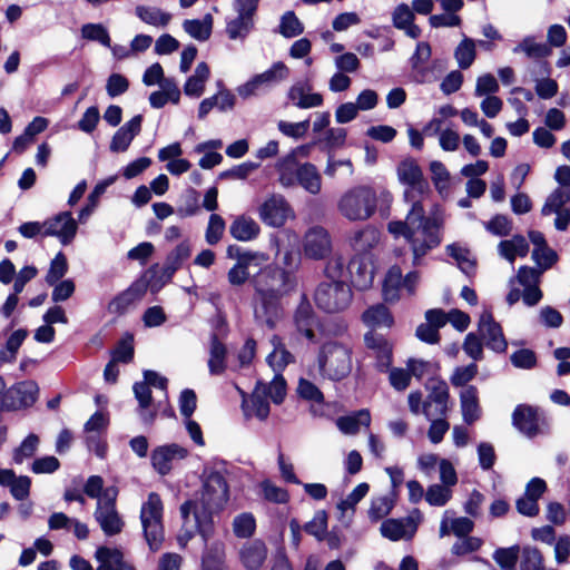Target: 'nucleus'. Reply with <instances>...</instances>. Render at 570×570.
<instances>
[{"label": "nucleus", "instance_id": "nucleus-1", "mask_svg": "<svg viewBox=\"0 0 570 570\" xmlns=\"http://www.w3.org/2000/svg\"><path fill=\"white\" fill-rule=\"evenodd\" d=\"M395 170L399 183L404 186L403 200L410 209L404 220L390 222L387 230L395 237L403 236L409 242L413 264L420 265L421 259L442 242L445 213L440 205H433L426 216L424 202L432 195V190L414 158L402 159Z\"/></svg>", "mask_w": 570, "mask_h": 570}, {"label": "nucleus", "instance_id": "nucleus-2", "mask_svg": "<svg viewBox=\"0 0 570 570\" xmlns=\"http://www.w3.org/2000/svg\"><path fill=\"white\" fill-rule=\"evenodd\" d=\"M228 501V485L219 472H210L206 475L200 498L189 500L181 504V518L186 521L193 514L196 527L199 530L205 544L214 533L213 514L224 509Z\"/></svg>", "mask_w": 570, "mask_h": 570}, {"label": "nucleus", "instance_id": "nucleus-3", "mask_svg": "<svg viewBox=\"0 0 570 570\" xmlns=\"http://www.w3.org/2000/svg\"><path fill=\"white\" fill-rule=\"evenodd\" d=\"M379 200L390 204L392 194L371 185H356L346 189L337 200V210L348 222H365L377 209Z\"/></svg>", "mask_w": 570, "mask_h": 570}, {"label": "nucleus", "instance_id": "nucleus-4", "mask_svg": "<svg viewBox=\"0 0 570 570\" xmlns=\"http://www.w3.org/2000/svg\"><path fill=\"white\" fill-rule=\"evenodd\" d=\"M243 394L242 410L246 420L265 421L271 412L269 402L281 404L286 396V381L283 375H275L268 383L258 381L250 395Z\"/></svg>", "mask_w": 570, "mask_h": 570}, {"label": "nucleus", "instance_id": "nucleus-5", "mask_svg": "<svg viewBox=\"0 0 570 570\" xmlns=\"http://www.w3.org/2000/svg\"><path fill=\"white\" fill-rule=\"evenodd\" d=\"M256 296L283 298L295 287L292 274L276 265H266L250 279Z\"/></svg>", "mask_w": 570, "mask_h": 570}, {"label": "nucleus", "instance_id": "nucleus-6", "mask_svg": "<svg viewBox=\"0 0 570 570\" xmlns=\"http://www.w3.org/2000/svg\"><path fill=\"white\" fill-rule=\"evenodd\" d=\"M163 515L164 505L160 497L156 492H150L141 504L140 522L145 540L153 552L160 550L165 540Z\"/></svg>", "mask_w": 570, "mask_h": 570}, {"label": "nucleus", "instance_id": "nucleus-7", "mask_svg": "<svg viewBox=\"0 0 570 570\" xmlns=\"http://www.w3.org/2000/svg\"><path fill=\"white\" fill-rule=\"evenodd\" d=\"M321 374L333 381L346 377L352 370V351L348 346L336 343H325L318 354Z\"/></svg>", "mask_w": 570, "mask_h": 570}, {"label": "nucleus", "instance_id": "nucleus-8", "mask_svg": "<svg viewBox=\"0 0 570 570\" xmlns=\"http://www.w3.org/2000/svg\"><path fill=\"white\" fill-rule=\"evenodd\" d=\"M352 289L344 281H324L314 294L318 308L326 313H340L352 303Z\"/></svg>", "mask_w": 570, "mask_h": 570}, {"label": "nucleus", "instance_id": "nucleus-9", "mask_svg": "<svg viewBox=\"0 0 570 570\" xmlns=\"http://www.w3.org/2000/svg\"><path fill=\"white\" fill-rule=\"evenodd\" d=\"M118 490L115 487H108L99 498L94 513L96 521L106 535L112 537L122 531L125 525L120 514L116 509Z\"/></svg>", "mask_w": 570, "mask_h": 570}, {"label": "nucleus", "instance_id": "nucleus-10", "mask_svg": "<svg viewBox=\"0 0 570 570\" xmlns=\"http://www.w3.org/2000/svg\"><path fill=\"white\" fill-rule=\"evenodd\" d=\"M289 77V68L282 61L274 62L267 70L257 73L237 87L239 97L247 99L269 89Z\"/></svg>", "mask_w": 570, "mask_h": 570}, {"label": "nucleus", "instance_id": "nucleus-11", "mask_svg": "<svg viewBox=\"0 0 570 570\" xmlns=\"http://www.w3.org/2000/svg\"><path fill=\"white\" fill-rule=\"evenodd\" d=\"M512 424L520 433L532 439L544 433L547 421L538 407L519 404L512 413Z\"/></svg>", "mask_w": 570, "mask_h": 570}, {"label": "nucleus", "instance_id": "nucleus-12", "mask_svg": "<svg viewBox=\"0 0 570 570\" xmlns=\"http://www.w3.org/2000/svg\"><path fill=\"white\" fill-rule=\"evenodd\" d=\"M429 391L426 400L423 402L422 413L428 420L444 416L448 412L449 387L442 380H430L425 383Z\"/></svg>", "mask_w": 570, "mask_h": 570}, {"label": "nucleus", "instance_id": "nucleus-13", "mask_svg": "<svg viewBox=\"0 0 570 570\" xmlns=\"http://www.w3.org/2000/svg\"><path fill=\"white\" fill-rule=\"evenodd\" d=\"M293 321L296 332L299 335L304 336L309 343L317 342V332L321 328V322L305 295L302 296L294 312Z\"/></svg>", "mask_w": 570, "mask_h": 570}, {"label": "nucleus", "instance_id": "nucleus-14", "mask_svg": "<svg viewBox=\"0 0 570 570\" xmlns=\"http://www.w3.org/2000/svg\"><path fill=\"white\" fill-rule=\"evenodd\" d=\"M78 223L70 212H61L45 220L43 237H57L61 245L67 246L75 239Z\"/></svg>", "mask_w": 570, "mask_h": 570}, {"label": "nucleus", "instance_id": "nucleus-15", "mask_svg": "<svg viewBox=\"0 0 570 570\" xmlns=\"http://www.w3.org/2000/svg\"><path fill=\"white\" fill-rule=\"evenodd\" d=\"M281 301L282 298L278 297L255 295L253 306L255 322L269 330L275 328L284 315V308Z\"/></svg>", "mask_w": 570, "mask_h": 570}, {"label": "nucleus", "instance_id": "nucleus-16", "mask_svg": "<svg viewBox=\"0 0 570 570\" xmlns=\"http://www.w3.org/2000/svg\"><path fill=\"white\" fill-rule=\"evenodd\" d=\"M258 216L267 226L282 227L292 216V209L282 195L274 194L259 206Z\"/></svg>", "mask_w": 570, "mask_h": 570}, {"label": "nucleus", "instance_id": "nucleus-17", "mask_svg": "<svg viewBox=\"0 0 570 570\" xmlns=\"http://www.w3.org/2000/svg\"><path fill=\"white\" fill-rule=\"evenodd\" d=\"M188 451L179 444L171 443L157 446L151 452V465L160 474H168L175 462L185 459Z\"/></svg>", "mask_w": 570, "mask_h": 570}, {"label": "nucleus", "instance_id": "nucleus-18", "mask_svg": "<svg viewBox=\"0 0 570 570\" xmlns=\"http://www.w3.org/2000/svg\"><path fill=\"white\" fill-rule=\"evenodd\" d=\"M479 334L485 345L494 352L502 353L507 350L508 343L502 328L489 311H484L479 320Z\"/></svg>", "mask_w": 570, "mask_h": 570}, {"label": "nucleus", "instance_id": "nucleus-19", "mask_svg": "<svg viewBox=\"0 0 570 570\" xmlns=\"http://www.w3.org/2000/svg\"><path fill=\"white\" fill-rule=\"evenodd\" d=\"M38 393L39 387L35 381L19 382L9 389L3 404L12 410L29 407L37 401Z\"/></svg>", "mask_w": 570, "mask_h": 570}, {"label": "nucleus", "instance_id": "nucleus-20", "mask_svg": "<svg viewBox=\"0 0 570 570\" xmlns=\"http://www.w3.org/2000/svg\"><path fill=\"white\" fill-rule=\"evenodd\" d=\"M332 250V242L327 230L321 226L312 227L304 238V253L313 259L325 258Z\"/></svg>", "mask_w": 570, "mask_h": 570}, {"label": "nucleus", "instance_id": "nucleus-21", "mask_svg": "<svg viewBox=\"0 0 570 570\" xmlns=\"http://www.w3.org/2000/svg\"><path fill=\"white\" fill-rule=\"evenodd\" d=\"M287 98L293 106L299 109H309L323 105V96L312 91V86L306 81H297L291 86Z\"/></svg>", "mask_w": 570, "mask_h": 570}, {"label": "nucleus", "instance_id": "nucleus-22", "mask_svg": "<svg viewBox=\"0 0 570 570\" xmlns=\"http://www.w3.org/2000/svg\"><path fill=\"white\" fill-rule=\"evenodd\" d=\"M364 342L376 357V366L381 372L387 371L392 363V345L381 334L370 331L364 335Z\"/></svg>", "mask_w": 570, "mask_h": 570}, {"label": "nucleus", "instance_id": "nucleus-23", "mask_svg": "<svg viewBox=\"0 0 570 570\" xmlns=\"http://www.w3.org/2000/svg\"><path fill=\"white\" fill-rule=\"evenodd\" d=\"M267 547L263 541L252 540L240 547L238 559L246 570H259L267 558Z\"/></svg>", "mask_w": 570, "mask_h": 570}, {"label": "nucleus", "instance_id": "nucleus-24", "mask_svg": "<svg viewBox=\"0 0 570 570\" xmlns=\"http://www.w3.org/2000/svg\"><path fill=\"white\" fill-rule=\"evenodd\" d=\"M227 256L236 261L252 276V269L261 271L266 266L269 257L264 252L243 249L239 246L230 245L227 248Z\"/></svg>", "mask_w": 570, "mask_h": 570}, {"label": "nucleus", "instance_id": "nucleus-25", "mask_svg": "<svg viewBox=\"0 0 570 570\" xmlns=\"http://www.w3.org/2000/svg\"><path fill=\"white\" fill-rule=\"evenodd\" d=\"M142 116L137 115L132 117L129 121L124 124L112 136L110 142V150L112 153H124L126 151L134 138L141 130Z\"/></svg>", "mask_w": 570, "mask_h": 570}, {"label": "nucleus", "instance_id": "nucleus-26", "mask_svg": "<svg viewBox=\"0 0 570 570\" xmlns=\"http://www.w3.org/2000/svg\"><path fill=\"white\" fill-rule=\"evenodd\" d=\"M273 351L267 355V364L272 367L275 375H282L284 368L294 362L293 354L285 347L283 340L278 335L271 337Z\"/></svg>", "mask_w": 570, "mask_h": 570}, {"label": "nucleus", "instance_id": "nucleus-27", "mask_svg": "<svg viewBox=\"0 0 570 570\" xmlns=\"http://www.w3.org/2000/svg\"><path fill=\"white\" fill-rule=\"evenodd\" d=\"M380 232L367 225L355 230L350 237V246L356 254H367L380 243Z\"/></svg>", "mask_w": 570, "mask_h": 570}, {"label": "nucleus", "instance_id": "nucleus-28", "mask_svg": "<svg viewBox=\"0 0 570 570\" xmlns=\"http://www.w3.org/2000/svg\"><path fill=\"white\" fill-rule=\"evenodd\" d=\"M145 294L144 285L134 284L126 291L117 295L109 304L108 311L111 314H124L137 302H139Z\"/></svg>", "mask_w": 570, "mask_h": 570}, {"label": "nucleus", "instance_id": "nucleus-29", "mask_svg": "<svg viewBox=\"0 0 570 570\" xmlns=\"http://www.w3.org/2000/svg\"><path fill=\"white\" fill-rule=\"evenodd\" d=\"M460 406L463 421L466 424H473L481 416V409L479 405L478 389L469 385L460 393Z\"/></svg>", "mask_w": 570, "mask_h": 570}, {"label": "nucleus", "instance_id": "nucleus-30", "mask_svg": "<svg viewBox=\"0 0 570 570\" xmlns=\"http://www.w3.org/2000/svg\"><path fill=\"white\" fill-rule=\"evenodd\" d=\"M362 321L373 332L390 328L394 323L389 308L383 304H375L365 309L362 314Z\"/></svg>", "mask_w": 570, "mask_h": 570}, {"label": "nucleus", "instance_id": "nucleus-31", "mask_svg": "<svg viewBox=\"0 0 570 570\" xmlns=\"http://www.w3.org/2000/svg\"><path fill=\"white\" fill-rule=\"evenodd\" d=\"M229 233L239 242H250L258 237L261 227L252 217L240 215L232 222Z\"/></svg>", "mask_w": 570, "mask_h": 570}, {"label": "nucleus", "instance_id": "nucleus-32", "mask_svg": "<svg viewBox=\"0 0 570 570\" xmlns=\"http://www.w3.org/2000/svg\"><path fill=\"white\" fill-rule=\"evenodd\" d=\"M275 168L278 174V181L283 187L288 188L297 185L301 165L295 159V153H289L278 159Z\"/></svg>", "mask_w": 570, "mask_h": 570}, {"label": "nucleus", "instance_id": "nucleus-33", "mask_svg": "<svg viewBox=\"0 0 570 570\" xmlns=\"http://www.w3.org/2000/svg\"><path fill=\"white\" fill-rule=\"evenodd\" d=\"M513 53H523L528 59L540 60L551 55V48L548 43L538 42L535 37H524L515 47L512 49Z\"/></svg>", "mask_w": 570, "mask_h": 570}, {"label": "nucleus", "instance_id": "nucleus-34", "mask_svg": "<svg viewBox=\"0 0 570 570\" xmlns=\"http://www.w3.org/2000/svg\"><path fill=\"white\" fill-rule=\"evenodd\" d=\"M441 124H442L441 119H432L424 128V132H426V134L439 132L440 147L444 151H455L460 145L459 134L453 129L440 130Z\"/></svg>", "mask_w": 570, "mask_h": 570}, {"label": "nucleus", "instance_id": "nucleus-35", "mask_svg": "<svg viewBox=\"0 0 570 570\" xmlns=\"http://www.w3.org/2000/svg\"><path fill=\"white\" fill-rule=\"evenodd\" d=\"M210 75L209 67L206 62H199L193 76H190L184 86L186 96L198 98L204 94L205 83Z\"/></svg>", "mask_w": 570, "mask_h": 570}, {"label": "nucleus", "instance_id": "nucleus-36", "mask_svg": "<svg viewBox=\"0 0 570 570\" xmlns=\"http://www.w3.org/2000/svg\"><path fill=\"white\" fill-rule=\"evenodd\" d=\"M297 185H299L312 195H317L321 191L322 177L313 164L305 163L301 165L297 177Z\"/></svg>", "mask_w": 570, "mask_h": 570}, {"label": "nucleus", "instance_id": "nucleus-37", "mask_svg": "<svg viewBox=\"0 0 570 570\" xmlns=\"http://www.w3.org/2000/svg\"><path fill=\"white\" fill-rule=\"evenodd\" d=\"M371 414L367 410H360L351 415L340 416L336 426L344 434H356L361 425L370 426Z\"/></svg>", "mask_w": 570, "mask_h": 570}, {"label": "nucleus", "instance_id": "nucleus-38", "mask_svg": "<svg viewBox=\"0 0 570 570\" xmlns=\"http://www.w3.org/2000/svg\"><path fill=\"white\" fill-rule=\"evenodd\" d=\"M135 13L142 22L156 28H165L171 20L169 12L157 7L137 6Z\"/></svg>", "mask_w": 570, "mask_h": 570}, {"label": "nucleus", "instance_id": "nucleus-39", "mask_svg": "<svg viewBox=\"0 0 570 570\" xmlns=\"http://www.w3.org/2000/svg\"><path fill=\"white\" fill-rule=\"evenodd\" d=\"M370 490V485L366 482H362L357 484L354 490L343 500H341L336 508L340 511V518L344 519H351L354 514L355 507L357 503L365 498Z\"/></svg>", "mask_w": 570, "mask_h": 570}, {"label": "nucleus", "instance_id": "nucleus-40", "mask_svg": "<svg viewBox=\"0 0 570 570\" xmlns=\"http://www.w3.org/2000/svg\"><path fill=\"white\" fill-rule=\"evenodd\" d=\"M406 367L411 375L417 380L428 379V382L439 380V364L436 362L411 357L406 361Z\"/></svg>", "mask_w": 570, "mask_h": 570}, {"label": "nucleus", "instance_id": "nucleus-41", "mask_svg": "<svg viewBox=\"0 0 570 570\" xmlns=\"http://www.w3.org/2000/svg\"><path fill=\"white\" fill-rule=\"evenodd\" d=\"M226 347L213 335L209 348L208 370L212 375H220L226 368Z\"/></svg>", "mask_w": 570, "mask_h": 570}, {"label": "nucleus", "instance_id": "nucleus-42", "mask_svg": "<svg viewBox=\"0 0 570 570\" xmlns=\"http://www.w3.org/2000/svg\"><path fill=\"white\" fill-rule=\"evenodd\" d=\"M499 254L513 262L517 256H525L529 250V245L523 236L515 235L511 239L502 240L498 246Z\"/></svg>", "mask_w": 570, "mask_h": 570}, {"label": "nucleus", "instance_id": "nucleus-43", "mask_svg": "<svg viewBox=\"0 0 570 570\" xmlns=\"http://www.w3.org/2000/svg\"><path fill=\"white\" fill-rule=\"evenodd\" d=\"M254 29V19H245L236 16L226 20L225 32L230 40L245 41Z\"/></svg>", "mask_w": 570, "mask_h": 570}, {"label": "nucleus", "instance_id": "nucleus-44", "mask_svg": "<svg viewBox=\"0 0 570 570\" xmlns=\"http://www.w3.org/2000/svg\"><path fill=\"white\" fill-rule=\"evenodd\" d=\"M183 28L191 38L198 41H206L212 35L213 17L210 14H206L202 20H185Z\"/></svg>", "mask_w": 570, "mask_h": 570}, {"label": "nucleus", "instance_id": "nucleus-45", "mask_svg": "<svg viewBox=\"0 0 570 570\" xmlns=\"http://www.w3.org/2000/svg\"><path fill=\"white\" fill-rule=\"evenodd\" d=\"M403 289V275L399 266H392L384 281L383 294L387 302H395L400 298V291Z\"/></svg>", "mask_w": 570, "mask_h": 570}, {"label": "nucleus", "instance_id": "nucleus-46", "mask_svg": "<svg viewBox=\"0 0 570 570\" xmlns=\"http://www.w3.org/2000/svg\"><path fill=\"white\" fill-rule=\"evenodd\" d=\"M475 57L476 42L472 38L463 36L462 40L454 49V58L458 62V66L461 69H468L473 65Z\"/></svg>", "mask_w": 570, "mask_h": 570}, {"label": "nucleus", "instance_id": "nucleus-47", "mask_svg": "<svg viewBox=\"0 0 570 570\" xmlns=\"http://www.w3.org/2000/svg\"><path fill=\"white\" fill-rule=\"evenodd\" d=\"M446 253L451 256L458 267L466 275L474 271L475 262L471 252L456 243L446 246Z\"/></svg>", "mask_w": 570, "mask_h": 570}, {"label": "nucleus", "instance_id": "nucleus-48", "mask_svg": "<svg viewBox=\"0 0 570 570\" xmlns=\"http://www.w3.org/2000/svg\"><path fill=\"white\" fill-rule=\"evenodd\" d=\"M567 203H570V187L560 186L548 196L541 213L544 216L551 215L552 210L563 208Z\"/></svg>", "mask_w": 570, "mask_h": 570}, {"label": "nucleus", "instance_id": "nucleus-49", "mask_svg": "<svg viewBox=\"0 0 570 570\" xmlns=\"http://www.w3.org/2000/svg\"><path fill=\"white\" fill-rule=\"evenodd\" d=\"M278 32L284 38H294L304 32V26L294 11H286L281 17Z\"/></svg>", "mask_w": 570, "mask_h": 570}, {"label": "nucleus", "instance_id": "nucleus-50", "mask_svg": "<svg viewBox=\"0 0 570 570\" xmlns=\"http://www.w3.org/2000/svg\"><path fill=\"white\" fill-rule=\"evenodd\" d=\"M453 491L446 485L434 483L425 491V501L431 507H444L452 499Z\"/></svg>", "mask_w": 570, "mask_h": 570}, {"label": "nucleus", "instance_id": "nucleus-51", "mask_svg": "<svg viewBox=\"0 0 570 570\" xmlns=\"http://www.w3.org/2000/svg\"><path fill=\"white\" fill-rule=\"evenodd\" d=\"M114 179H109L106 181H101L97 184L94 190L89 194L87 198V204L78 214V219L80 223H85L96 209L100 196L106 191L107 187L112 184Z\"/></svg>", "mask_w": 570, "mask_h": 570}, {"label": "nucleus", "instance_id": "nucleus-52", "mask_svg": "<svg viewBox=\"0 0 570 570\" xmlns=\"http://www.w3.org/2000/svg\"><path fill=\"white\" fill-rule=\"evenodd\" d=\"M190 255L189 244L186 242L177 245L167 256L165 271L167 274H174Z\"/></svg>", "mask_w": 570, "mask_h": 570}, {"label": "nucleus", "instance_id": "nucleus-53", "mask_svg": "<svg viewBox=\"0 0 570 570\" xmlns=\"http://www.w3.org/2000/svg\"><path fill=\"white\" fill-rule=\"evenodd\" d=\"M543 556L535 547L527 546L522 549L520 570H544Z\"/></svg>", "mask_w": 570, "mask_h": 570}, {"label": "nucleus", "instance_id": "nucleus-54", "mask_svg": "<svg viewBox=\"0 0 570 570\" xmlns=\"http://www.w3.org/2000/svg\"><path fill=\"white\" fill-rule=\"evenodd\" d=\"M519 552V546L499 548L494 551L493 559L501 567L502 570H514Z\"/></svg>", "mask_w": 570, "mask_h": 570}, {"label": "nucleus", "instance_id": "nucleus-55", "mask_svg": "<svg viewBox=\"0 0 570 570\" xmlns=\"http://www.w3.org/2000/svg\"><path fill=\"white\" fill-rule=\"evenodd\" d=\"M95 557L100 563L97 570H116L120 562V550L100 547L96 550Z\"/></svg>", "mask_w": 570, "mask_h": 570}, {"label": "nucleus", "instance_id": "nucleus-56", "mask_svg": "<svg viewBox=\"0 0 570 570\" xmlns=\"http://www.w3.org/2000/svg\"><path fill=\"white\" fill-rule=\"evenodd\" d=\"M82 38L91 41H98L105 47L110 48V37L108 30L100 23H87L81 28Z\"/></svg>", "mask_w": 570, "mask_h": 570}, {"label": "nucleus", "instance_id": "nucleus-57", "mask_svg": "<svg viewBox=\"0 0 570 570\" xmlns=\"http://www.w3.org/2000/svg\"><path fill=\"white\" fill-rule=\"evenodd\" d=\"M430 171L436 190L442 195L449 188L450 173L439 160L430 163Z\"/></svg>", "mask_w": 570, "mask_h": 570}, {"label": "nucleus", "instance_id": "nucleus-58", "mask_svg": "<svg viewBox=\"0 0 570 570\" xmlns=\"http://www.w3.org/2000/svg\"><path fill=\"white\" fill-rule=\"evenodd\" d=\"M39 445V438L31 433L21 444L13 451V461L18 464L22 463L26 459L31 458L37 451Z\"/></svg>", "mask_w": 570, "mask_h": 570}, {"label": "nucleus", "instance_id": "nucleus-59", "mask_svg": "<svg viewBox=\"0 0 570 570\" xmlns=\"http://www.w3.org/2000/svg\"><path fill=\"white\" fill-rule=\"evenodd\" d=\"M296 392L298 396L305 401L317 404H322L324 402V395L321 390L306 379H299Z\"/></svg>", "mask_w": 570, "mask_h": 570}, {"label": "nucleus", "instance_id": "nucleus-60", "mask_svg": "<svg viewBox=\"0 0 570 570\" xmlns=\"http://www.w3.org/2000/svg\"><path fill=\"white\" fill-rule=\"evenodd\" d=\"M393 504V500L387 495L374 498L368 509V518L373 521L383 519L391 512Z\"/></svg>", "mask_w": 570, "mask_h": 570}, {"label": "nucleus", "instance_id": "nucleus-61", "mask_svg": "<svg viewBox=\"0 0 570 570\" xmlns=\"http://www.w3.org/2000/svg\"><path fill=\"white\" fill-rule=\"evenodd\" d=\"M255 519L250 513H242L233 521V531L238 538H249L255 531Z\"/></svg>", "mask_w": 570, "mask_h": 570}, {"label": "nucleus", "instance_id": "nucleus-62", "mask_svg": "<svg viewBox=\"0 0 570 570\" xmlns=\"http://www.w3.org/2000/svg\"><path fill=\"white\" fill-rule=\"evenodd\" d=\"M381 533L383 537L396 541L407 537V525L401 520L389 519L381 524Z\"/></svg>", "mask_w": 570, "mask_h": 570}, {"label": "nucleus", "instance_id": "nucleus-63", "mask_svg": "<svg viewBox=\"0 0 570 570\" xmlns=\"http://www.w3.org/2000/svg\"><path fill=\"white\" fill-rule=\"evenodd\" d=\"M2 485L10 488V492L14 499L24 500L29 497L31 480L26 475L16 476L13 472L12 479Z\"/></svg>", "mask_w": 570, "mask_h": 570}, {"label": "nucleus", "instance_id": "nucleus-64", "mask_svg": "<svg viewBox=\"0 0 570 570\" xmlns=\"http://www.w3.org/2000/svg\"><path fill=\"white\" fill-rule=\"evenodd\" d=\"M225 232V220L217 214L209 216L208 225L206 228L205 238L209 245L217 244Z\"/></svg>", "mask_w": 570, "mask_h": 570}]
</instances>
